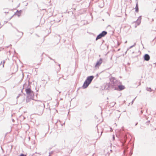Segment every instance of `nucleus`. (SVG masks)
<instances>
[{
    "label": "nucleus",
    "mask_w": 156,
    "mask_h": 156,
    "mask_svg": "<svg viewBox=\"0 0 156 156\" xmlns=\"http://www.w3.org/2000/svg\"><path fill=\"white\" fill-rule=\"evenodd\" d=\"M141 19L142 18L141 16H140L138 18L136 22H135L133 23V26L134 28H136L137 26L139 25L140 24L141 22Z\"/></svg>",
    "instance_id": "obj_1"
},
{
    "label": "nucleus",
    "mask_w": 156,
    "mask_h": 156,
    "mask_svg": "<svg viewBox=\"0 0 156 156\" xmlns=\"http://www.w3.org/2000/svg\"><path fill=\"white\" fill-rule=\"evenodd\" d=\"M22 13V11H17L16 13V15H17L18 16H20L21 14Z\"/></svg>",
    "instance_id": "obj_9"
},
{
    "label": "nucleus",
    "mask_w": 156,
    "mask_h": 156,
    "mask_svg": "<svg viewBox=\"0 0 156 156\" xmlns=\"http://www.w3.org/2000/svg\"><path fill=\"white\" fill-rule=\"evenodd\" d=\"M20 156H26V155L23 154H22L20 155Z\"/></svg>",
    "instance_id": "obj_11"
},
{
    "label": "nucleus",
    "mask_w": 156,
    "mask_h": 156,
    "mask_svg": "<svg viewBox=\"0 0 156 156\" xmlns=\"http://www.w3.org/2000/svg\"><path fill=\"white\" fill-rule=\"evenodd\" d=\"M89 83L86 80L84 83V84L83 86V88H87L89 85Z\"/></svg>",
    "instance_id": "obj_5"
},
{
    "label": "nucleus",
    "mask_w": 156,
    "mask_h": 156,
    "mask_svg": "<svg viewBox=\"0 0 156 156\" xmlns=\"http://www.w3.org/2000/svg\"><path fill=\"white\" fill-rule=\"evenodd\" d=\"M144 58L145 60L148 61L149 60L150 57L148 54H145L144 56Z\"/></svg>",
    "instance_id": "obj_6"
},
{
    "label": "nucleus",
    "mask_w": 156,
    "mask_h": 156,
    "mask_svg": "<svg viewBox=\"0 0 156 156\" xmlns=\"http://www.w3.org/2000/svg\"><path fill=\"white\" fill-rule=\"evenodd\" d=\"M26 92L27 94H30L32 91L31 90V89L30 88H28L26 90Z\"/></svg>",
    "instance_id": "obj_7"
},
{
    "label": "nucleus",
    "mask_w": 156,
    "mask_h": 156,
    "mask_svg": "<svg viewBox=\"0 0 156 156\" xmlns=\"http://www.w3.org/2000/svg\"><path fill=\"white\" fill-rule=\"evenodd\" d=\"M118 88L120 90H122L125 88V87L122 85H120L118 86Z\"/></svg>",
    "instance_id": "obj_8"
},
{
    "label": "nucleus",
    "mask_w": 156,
    "mask_h": 156,
    "mask_svg": "<svg viewBox=\"0 0 156 156\" xmlns=\"http://www.w3.org/2000/svg\"><path fill=\"white\" fill-rule=\"evenodd\" d=\"M102 63V60L101 59H100V60L98 61L95 65V67H98Z\"/></svg>",
    "instance_id": "obj_4"
},
{
    "label": "nucleus",
    "mask_w": 156,
    "mask_h": 156,
    "mask_svg": "<svg viewBox=\"0 0 156 156\" xmlns=\"http://www.w3.org/2000/svg\"><path fill=\"white\" fill-rule=\"evenodd\" d=\"M94 78V76H90L87 77L86 80L90 83Z\"/></svg>",
    "instance_id": "obj_3"
},
{
    "label": "nucleus",
    "mask_w": 156,
    "mask_h": 156,
    "mask_svg": "<svg viewBox=\"0 0 156 156\" xmlns=\"http://www.w3.org/2000/svg\"><path fill=\"white\" fill-rule=\"evenodd\" d=\"M135 9H136V12H138V10H139V9H138V4L137 3L136 5Z\"/></svg>",
    "instance_id": "obj_10"
},
{
    "label": "nucleus",
    "mask_w": 156,
    "mask_h": 156,
    "mask_svg": "<svg viewBox=\"0 0 156 156\" xmlns=\"http://www.w3.org/2000/svg\"><path fill=\"white\" fill-rule=\"evenodd\" d=\"M107 32L105 31H103L98 36L96 39H100L102 37L105 36L107 34Z\"/></svg>",
    "instance_id": "obj_2"
}]
</instances>
